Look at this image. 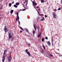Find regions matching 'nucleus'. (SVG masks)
Listing matches in <instances>:
<instances>
[{
    "mask_svg": "<svg viewBox=\"0 0 62 62\" xmlns=\"http://www.w3.org/2000/svg\"><path fill=\"white\" fill-rule=\"evenodd\" d=\"M39 8V7L38 6L37 7H36V8Z\"/></svg>",
    "mask_w": 62,
    "mask_h": 62,
    "instance_id": "41",
    "label": "nucleus"
},
{
    "mask_svg": "<svg viewBox=\"0 0 62 62\" xmlns=\"http://www.w3.org/2000/svg\"><path fill=\"white\" fill-rule=\"evenodd\" d=\"M43 47L44 49V50H45V46H44V45H43Z\"/></svg>",
    "mask_w": 62,
    "mask_h": 62,
    "instance_id": "25",
    "label": "nucleus"
},
{
    "mask_svg": "<svg viewBox=\"0 0 62 62\" xmlns=\"http://www.w3.org/2000/svg\"><path fill=\"white\" fill-rule=\"evenodd\" d=\"M27 45H29V46H30V44H28V43H27Z\"/></svg>",
    "mask_w": 62,
    "mask_h": 62,
    "instance_id": "26",
    "label": "nucleus"
},
{
    "mask_svg": "<svg viewBox=\"0 0 62 62\" xmlns=\"http://www.w3.org/2000/svg\"><path fill=\"white\" fill-rule=\"evenodd\" d=\"M14 7H15L16 8H17V7H18V6H16V5H14Z\"/></svg>",
    "mask_w": 62,
    "mask_h": 62,
    "instance_id": "20",
    "label": "nucleus"
},
{
    "mask_svg": "<svg viewBox=\"0 0 62 62\" xmlns=\"http://www.w3.org/2000/svg\"><path fill=\"white\" fill-rule=\"evenodd\" d=\"M14 39L12 38V39H11V42H12V41H13V40Z\"/></svg>",
    "mask_w": 62,
    "mask_h": 62,
    "instance_id": "24",
    "label": "nucleus"
},
{
    "mask_svg": "<svg viewBox=\"0 0 62 62\" xmlns=\"http://www.w3.org/2000/svg\"><path fill=\"white\" fill-rule=\"evenodd\" d=\"M25 10H26V8H25V9H23L22 11H24Z\"/></svg>",
    "mask_w": 62,
    "mask_h": 62,
    "instance_id": "31",
    "label": "nucleus"
},
{
    "mask_svg": "<svg viewBox=\"0 0 62 62\" xmlns=\"http://www.w3.org/2000/svg\"><path fill=\"white\" fill-rule=\"evenodd\" d=\"M13 11H14L13 10H12L10 11V13H11V14H12V13L13 12Z\"/></svg>",
    "mask_w": 62,
    "mask_h": 62,
    "instance_id": "17",
    "label": "nucleus"
},
{
    "mask_svg": "<svg viewBox=\"0 0 62 62\" xmlns=\"http://www.w3.org/2000/svg\"><path fill=\"white\" fill-rule=\"evenodd\" d=\"M2 8H3V6H2L0 8V9H1Z\"/></svg>",
    "mask_w": 62,
    "mask_h": 62,
    "instance_id": "29",
    "label": "nucleus"
},
{
    "mask_svg": "<svg viewBox=\"0 0 62 62\" xmlns=\"http://www.w3.org/2000/svg\"><path fill=\"white\" fill-rule=\"evenodd\" d=\"M18 21L19 23V25H20V24H21V23H20V22L19 21Z\"/></svg>",
    "mask_w": 62,
    "mask_h": 62,
    "instance_id": "30",
    "label": "nucleus"
},
{
    "mask_svg": "<svg viewBox=\"0 0 62 62\" xmlns=\"http://www.w3.org/2000/svg\"><path fill=\"white\" fill-rule=\"evenodd\" d=\"M35 0H33V1H35Z\"/></svg>",
    "mask_w": 62,
    "mask_h": 62,
    "instance_id": "62",
    "label": "nucleus"
},
{
    "mask_svg": "<svg viewBox=\"0 0 62 62\" xmlns=\"http://www.w3.org/2000/svg\"><path fill=\"white\" fill-rule=\"evenodd\" d=\"M45 39H48V37H46Z\"/></svg>",
    "mask_w": 62,
    "mask_h": 62,
    "instance_id": "34",
    "label": "nucleus"
},
{
    "mask_svg": "<svg viewBox=\"0 0 62 62\" xmlns=\"http://www.w3.org/2000/svg\"><path fill=\"white\" fill-rule=\"evenodd\" d=\"M17 20H18V19L17 18H16V21H17Z\"/></svg>",
    "mask_w": 62,
    "mask_h": 62,
    "instance_id": "35",
    "label": "nucleus"
},
{
    "mask_svg": "<svg viewBox=\"0 0 62 62\" xmlns=\"http://www.w3.org/2000/svg\"><path fill=\"white\" fill-rule=\"evenodd\" d=\"M32 3H33V6H37V3H35V2L34 1L32 2Z\"/></svg>",
    "mask_w": 62,
    "mask_h": 62,
    "instance_id": "4",
    "label": "nucleus"
},
{
    "mask_svg": "<svg viewBox=\"0 0 62 62\" xmlns=\"http://www.w3.org/2000/svg\"><path fill=\"white\" fill-rule=\"evenodd\" d=\"M45 20V19L44 18V17H43L42 19H41L40 21H44Z\"/></svg>",
    "mask_w": 62,
    "mask_h": 62,
    "instance_id": "12",
    "label": "nucleus"
},
{
    "mask_svg": "<svg viewBox=\"0 0 62 62\" xmlns=\"http://www.w3.org/2000/svg\"><path fill=\"white\" fill-rule=\"evenodd\" d=\"M9 12H8V13H9Z\"/></svg>",
    "mask_w": 62,
    "mask_h": 62,
    "instance_id": "56",
    "label": "nucleus"
},
{
    "mask_svg": "<svg viewBox=\"0 0 62 62\" xmlns=\"http://www.w3.org/2000/svg\"><path fill=\"white\" fill-rule=\"evenodd\" d=\"M51 35H52V33H51Z\"/></svg>",
    "mask_w": 62,
    "mask_h": 62,
    "instance_id": "59",
    "label": "nucleus"
},
{
    "mask_svg": "<svg viewBox=\"0 0 62 62\" xmlns=\"http://www.w3.org/2000/svg\"><path fill=\"white\" fill-rule=\"evenodd\" d=\"M28 3V1L27 2V3H26V8L25 7V8H26V9H29V7L28 6H27V3Z\"/></svg>",
    "mask_w": 62,
    "mask_h": 62,
    "instance_id": "7",
    "label": "nucleus"
},
{
    "mask_svg": "<svg viewBox=\"0 0 62 62\" xmlns=\"http://www.w3.org/2000/svg\"><path fill=\"white\" fill-rule=\"evenodd\" d=\"M12 4H14V1H13L12 2Z\"/></svg>",
    "mask_w": 62,
    "mask_h": 62,
    "instance_id": "50",
    "label": "nucleus"
},
{
    "mask_svg": "<svg viewBox=\"0 0 62 62\" xmlns=\"http://www.w3.org/2000/svg\"><path fill=\"white\" fill-rule=\"evenodd\" d=\"M7 50H4V53L3 54H4V55H6V52H7Z\"/></svg>",
    "mask_w": 62,
    "mask_h": 62,
    "instance_id": "13",
    "label": "nucleus"
},
{
    "mask_svg": "<svg viewBox=\"0 0 62 62\" xmlns=\"http://www.w3.org/2000/svg\"><path fill=\"white\" fill-rule=\"evenodd\" d=\"M33 6H34V8H35V9H36V8H35V5H33Z\"/></svg>",
    "mask_w": 62,
    "mask_h": 62,
    "instance_id": "47",
    "label": "nucleus"
},
{
    "mask_svg": "<svg viewBox=\"0 0 62 62\" xmlns=\"http://www.w3.org/2000/svg\"><path fill=\"white\" fill-rule=\"evenodd\" d=\"M47 4H48V2L47 3Z\"/></svg>",
    "mask_w": 62,
    "mask_h": 62,
    "instance_id": "58",
    "label": "nucleus"
},
{
    "mask_svg": "<svg viewBox=\"0 0 62 62\" xmlns=\"http://www.w3.org/2000/svg\"><path fill=\"white\" fill-rule=\"evenodd\" d=\"M26 53H27V54H28L29 56H30L31 55V54H30V52H26Z\"/></svg>",
    "mask_w": 62,
    "mask_h": 62,
    "instance_id": "9",
    "label": "nucleus"
},
{
    "mask_svg": "<svg viewBox=\"0 0 62 62\" xmlns=\"http://www.w3.org/2000/svg\"><path fill=\"white\" fill-rule=\"evenodd\" d=\"M55 2H56V1H55Z\"/></svg>",
    "mask_w": 62,
    "mask_h": 62,
    "instance_id": "61",
    "label": "nucleus"
},
{
    "mask_svg": "<svg viewBox=\"0 0 62 62\" xmlns=\"http://www.w3.org/2000/svg\"><path fill=\"white\" fill-rule=\"evenodd\" d=\"M26 52H28V50L26 49Z\"/></svg>",
    "mask_w": 62,
    "mask_h": 62,
    "instance_id": "37",
    "label": "nucleus"
},
{
    "mask_svg": "<svg viewBox=\"0 0 62 62\" xmlns=\"http://www.w3.org/2000/svg\"><path fill=\"white\" fill-rule=\"evenodd\" d=\"M33 35H34L35 34V33H36V32H35V31H33Z\"/></svg>",
    "mask_w": 62,
    "mask_h": 62,
    "instance_id": "21",
    "label": "nucleus"
},
{
    "mask_svg": "<svg viewBox=\"0 0 62 62\" xmlns=\"http://www.w3.org/2000/svg\"><path fill=\"white\" fill-rule=\"evenodd\" d=\"M19 28H20V29H21L22 28V27H20H20Z\"/></svg>",
    "mask_w": 62,
    "mask_h": 62,
    "instance_id": "43",
    "label": "nucleus"
},
{
    "mask_svg": "<svg viewBox=\"0 0 62 62\" xmlns=\"http://www.w3.org/2000/svg\"><path fill=\"white\" fill-rule=\"evenodd\" d=\"M41 16H44V15L43 14H41Z\"/></svg>",
    "mask_w": 62,
    "mask_h": 62,
    "instance_id": "36",
    "label": "nucleus"
},
{
    "mask_svg": "<svg viewBox=\"0 0 62 62\" xmlns=\"http://www.w3.org/2000/svg\"><path fill=\"white\" fill-rule=\"evenodd\" d=\"M50 56H51L52 57V56H53V55H51V54H50Z\"/></svg>",
    "mask_w": 62,
    "mask_h": 62,
    "instance_id": "39",
    "label": "nucleus"
},
{
    "mask_svg": "<svg viewBox=\"0 0 62 62\" xmlns=\"http://www.w3.org/2000/svg\"><path fill=\"white\" fill-rule=\"evenodd\" d=\"M45 17L46 18H47V15H45Z\"/></svg>",
    "mask_w": 62,
    "mask_h": 62,
    "instance_id": "38",
    "label": "nucleus"
},
{
    "mask_svg": "<svg viewBox=\"0 0 62 62\" xmlns=\"http://www.w3.org/2000/svg\"><path fill=\"white\" fill-rule=\"evenodd\" d=\"M16 6H19L20 5V3L19 2H17L16 4Z\"/></svg>",
    "mask_w": 62,
    "mask_h": 62,
    "instance_id": "15",
    "label": "nucleus"
},
{
    "mask_svg": "<svg viewBox=\"0 0 62 62\" xmlns=\"http://www.w3.org/2000/svg\"><path fill=\"white\" fill-rule=\"evenodd\" d=\"M42 51H41V53L42 54H44V51L43 50V49H42Z\"/></svg>",
    "mask_w": 62,
    "mask_h": 62,
    "instance_id": "14",
    "label": "nucleus"
},
{
    "mask_svg": "<svg viewBox=\"0 0 62 62\" xmlns=\"http://www.w3.org/2000/svg\"><path fill=\"white\" fill-rule=\"evenodd\" d=\"M61 56H62V55Z\"/></svg>",
    "mask_w": 62,
    "mask_h": 62,
    "instance_id": "64",
    "label": "nucleus"
},
{
    "mask_svg": "<svg viewBox=\"0 0 62 62\" xmlns=\"http://www.w3.org/2000/svg\"><path fill=\"white\" fill-rule=\"evenodd\" d=\"M58 51H59V49H58Z\"/></svg>",
    "mask_w": 62,
    "mask_h": 62,
    "instance_id": "54",
    "label": "nucleus"
},
{
    "mask_svg": "<svg viewBox=\"0 0 62 62\" xmlns=\"http://www.w3.org/2000/svg\"><path fill=\"white\" fill-rule=\"evenodd\" d=\"M23 6L24 8H25V7L24 6H26V5H25L24 6L23 5Z\"/></svg>",
    "mask_w": 62,
    "mask_h": 62,
    "instance_id": "40",
    "label": "nucleus"
},
{
    "mask_svg": "<svg viewBox=\"0 0 62 62\" xmlns=\"http://www.w3.org/2000/svg\"><path fill=\"white\" fill-rule=\"evenodd\" d=\"M40 10V8H39L38 9V10Z\"/></svg>",
    "mask_w": 62,
    "mask_h": 62,
    "instance_id": "52",
    "label": "nucleus"
},
{
    "mask_svg": "<svg viewBox=\"0 0 62 62\" xmlns=\"http://www.w3.org/2000/svg\"><path fill=\"white\" fill-rule=\"evenodd\" d=\"M44 40V38H43L42 39V41L43 42Z\"/></svg>",
    "mask_w": 62,
    "mask_h": 62,
    "instance_id": "22",
    "label": "nucleus"
},
{
    "mask_svg": "<svg viewBox=\"0 0 62 62\" xmlns=\"http://www.w3.org/2000/svg\"><path fill=\"white\" fill-rule=\"evenodd\" d=\"M40 36L39 35H38V38H39L40 37Z\"/></svg>",
    "mask_w": 62,
    "mask_h": 62,
    "instance_id": "33",
    "label": "nucleus"
},
{
    "mask_svg": "<svg viewBox=\"0 0 62 62\" xmlns=\"http://www.w3.org/2000/svg\"><path fill=\"white\" fill-rule=\"evenodd\" d=\"M31 1H32V2H33L32 1V0H31Z\"/></svg>",
    "mask_w": 62,
    "mask_h": 62,
    "instance_id": "55",
    "label": "nucleus"
},
{
    "mask_svg": "<svg viewBox=\"0 0 62 62\" xmlns=\"http://www.w3.org/2000/svg\"><path fill=\"white\" fill-rule=\"evenodd\" d=\"M11 54V53H10V54Z\"/></svg>",
    "mask_w": 62,
    "mask_h": 62,
    "instance_id": "63",
    "label": "nucleus"
},
{
    "mask_svg": "<svg viewBox=\"0 0 62 62\" xmlns=\"http://www.w3.org/2000/svg\"><path fill=\"white\" fill-rule=\"evenodd\" d=\"M8 37H9V39H10V38H12V36L11 35L10 33L9 32L8 33Z\"/></svg>",
    "mask_w": 62,
    "mask_h": 62,
    "instance_id": "1",
    "label": "nucleus"
},
{
    "mask_svg": "<svg viewBox=\"0 0 62 62\" xmlns=\"http://www.w3.org/2000/svg\"><path fill=\"white\" fill-rule=\"evenodd\" d=\"M16 14H17V18L18 21H19V16H19V13H18V12H16Z\"/></svg>",
    "mask_w": 62,
    "mask_h": 62,
    "instance_id": "6",
    "label": "nucleus"
},
{
    "mask_svg": "<svg viewBox=\"0 0 62 62\" xmlns=\"http://www.w3.org/2000/svg\"><path fill=\"white\" fill-rule=\"evenodd\" d=\"M27 2V1H26V0H25V1L24 2V4H25Z\"/></svg>",
    "mask_w": 62,
    "mask_h": 62,
    "instance_id": "27",
    "label": "nucleus"
},
{
    "mask_svg": "<svg viewBox=\"0 0 62 62\" xmlns=\"http://www.w3.org/2000/svg\"><path fill=\"white\" fill-rule=\"evenodd\" d=\"M38 12V14H39V12Z\"/></svg>",
    "mask_w": 62,
    "mask_h": 62,
    "instance_id": "51",
    "label": "nucleus"
},
{
    "mask_svg": "<svg viewBox=\"0 0 62 62\" xmlns=\"http://www.w3.org/2000/svg\"><path fill=\"white\" fill-rule=\"evenodd\" d=\"M47 44L49 46H51V43L50 42V41H48Z\"/></svg>",
    "mask_w": 62,
    "mask_h": 62,
    "instance_id": "10",
    "label": "nucleus"
},
{
    "mask_svg": "<svg viewBox=\"0 0 62 62\" xmlns=\"http://www.w3.org/2000/svg\"><path fill=\"white\" fill-rule=\"evenodd\" d=\"M23 1H24V0H23Z\"/></svg>",
    "mask_w": 62,
    "mask_h": 62,
    "instance_id": "60",
    "label": "nucleus"
},
{
    "mask_svg": "<svg viewBox=\"0 0 62 62\" xmlns=\"http://www.w3.org/2000/svg\"><path fill=\"white\" fill-rule=\"evenodd\" d=\"M54 10H55V11H56V9H54Z\"/></svg>",
    "mask_w": 62,
    "mask_h": 62,
    "instance_id": "49",
    "label": "nucleus"
},
{
    "mask_svg": "<svg viewBox=\"0 0 62 62\" xmlns=\"http://www.w3.org/2000/svg\"><path fill=\"white\" fill-rule=\"evenodd\" d=\"M60 9H61L60 8H59L58 9V10H60Z\"/></svg>",
    "mask_w": 62,
    "mask_h": 62,
    "instance_id": "32",
    "label": "nucleus"
},
{
    "mask_svg": "<svg viewBox=\"0 0 62 62\" xmlns=\"http://www.w3.org/2000/svg\"><path fill=\"white\" fill-rule=\"evenodd\" d=\"M56 54H59V53H56Z\"/></svg>",
    "mask_w": 62,
    "mask_h": 62,
    "instance_id": "53",
    "label": "nucleus"
},
{
    "mask_svg": "<svg viewBox=\"0 0 62 62\" xmlns=\"http://www.w3.org/2000/svg\"><path fill=\"white\" fill-rule=\"evenodd\" d=\"M45 2V1L43 0H41V3H43V2Z\"/></svg>",
    "mask_w": 62,
    "mask_h": 62,
    "instance_id": "23",
    "label": "nucleus"
},
{
    "mask_svg": "<svg viewBox=\"0 0 62 62\" xmlns=\"http://www.w3.org/2000/svg\"><path fill=\"white\" fill-rule=\"evenodd\" d=\"M59 56H61L60 55H59Z\"/></svg>",
    "mask_w": 62,
    "mask_h": 62,
    "instance_id": "57",
    "label": "nucleus"
},
{
    "mask_svg": "<svg viewBox=\"0 0 62 62\" xmlns=\"http://www.w3.org/2000/svg\"><path fill=\"white\" fill-rule=\"evenodd\" d=\"M53 37H52V42H53V41H54V40H53Z\"/></svg>",
    "mask_w": 62,
    "mask_h": 62,
    "instance_id": "28",
    "label": "nucleus"
},
{
    "mask_svg": "<svg viewBox=\"0 0 62 62\" xmlns=\"http://www.w3.org/2000/svg\"><path fill=\"white\" fill-rule=\"evenodd\" d=\"M22 30H23V28H22L21 29Z\"/></svg>",
    "mask_w": 62,
    "mask_h": 62,
    "instance_id": "46",
    "label": "nucleus"
},
{
    "mask_svg": "<svg viewBox=\"0 0 62 62\" xmlns=\"http://www.w3.org/2000/svg\"><path fill=\"white\" fill-rule=\"evenodd\" d=\"M20 33H22V32H23V31H20Z\"/></svg>",
    "mask_w": 62,
    "mask_h": 62,
    "instance_id": "42",
    "label": "nucleus"
},
{
    "mask_svg": "<svg viewBox=\"0 0 62 62\" xmlns=\"http://www.w3.org/2000/svg\"><path fill=\"white\" fill-rule=\"evenodd\" d=\"M36 9V10H37V12H39V11H38V9Z\"/></svg>",
    "mask_w": 62,
    "mask_h": 62,
    "instance_id": "45",
    "label": "nucleus"
},
{
    "mask_svg": "<svg viewBox=\"0 0 62 62\" xmlns=\"http://www.w3.org/2000/svg\"><path fill=\"white\" fill-rule=\"evenodd\" d=\"M53 18H55V19H56V15L55 14V13H54V12H53Z\"/></svg>",
    "mask_w": 62,
    "mask_h": 62,
    "instance_id": "5",
    "label": "nucleus"
},
{
    "mask_svg": "<svg viewBox=\"0 0 62 62\" xmlns=\"http://www.w3.org/2000/svg\"><path fill=\"white\" fill-rule=\"evenodd\" d=\"M39 35L40 36H41V33H40L39 34Z\"/></svg>",
    "mask_w": 62,
    "mask_h": 62,
    "instance_id": "48",
    "label": "nucleus"
},
{
    "mask_svg": "<svg viewBox=\"0 0 62 62\" xmlns=\"http://www.w3.org/2000/svg\"><path fill=\"white\" fill-rule=\"evenodd\" d=\"M33 26L35 30H36V25L35 24H33Z\"/></svg>",
    "mask_w": 62,
    "mask_h": 62,
    "instance_id": "11",
    "label": "nucleus"
},
{
    "mask_svg": "<svg viewBox=\"0 0 62 62\" xmlns=\"http://www.w3.org/2000/svg\"><path fill=\"white\" fill-rule=\"evenodd\" d=\"M6 27V26H5V27L4 28V30L5 31V32H7L8 31V30L7 29V28Z\"/></svg>",
    "mask_w": 62,
    "mask_h": 62,
    "instance_id": "8",
    "label": "nucleus"
},
{
    "mask_svg": "<svg viewBox=\"0 0 62 62\" xmlns=\"http://www.w3.org/2000/svg\"><path fill=\"white\" fill-rule=\"evenodd\" d=\"M37 20L39 21V20H40V18L39 17H37Z\"/></svg>",
    "mask_w": 62,
    "mask_h": 62,
    "instance_id": "19",
    "label": "nucleus"
},
{
    "mask_svg": "<svg viewBox=\"0 0 62 62\" xmlns=\"http://www.w3.org/2000/svg\"><path fill=\"white\" fill-rule=\"evenodd\" d=\"M25 30H26L27 31V32L28 33H29V31H28V29H27L26 28H25Z\"/></svg>",
    "mask_w": 62,
    "mask_h": 62,
    "instance_id": "16",
    "label": "nucleus"
},
{
    "mask_svg": "<svg viewBox=\"0 0 62 62\" xmlns=\"http://www.w3.org/2000/svg\"><path fill=\"white\" fill-rule=\"evenodd\" d=\"M8 62H10V61H11V60H12V57L11 56V55L9 56V58H8Z\"/></svg>",
    "mask_w": 62,
    "mask_h": 62,
    "instance_id": "2",
    "label": "nucleus"
},
{
    "mask_svg": "<svg viewBox=\"0 0 62 62\" xmlns=\"http://www.w3.org/2000/svg\"><path fill=\"white\" fill-rule=\"evenodd\" d=\"M5 55H4V54H3V56L2 57V62H4V61H5Z\"/></svg>",
    "mask_w": 62,
    "mask_h": 62,
    "instance_id": "3",
    "label": "nucleus"
},
{
    "mask_svg": "<svg viewBox=\"0 0 62 62\" xmlns=\"http://www.w3.org/2000/svg\"><path fill=\"white\" fill-rule=\"evenodd\" d=\"M52 45L53 46L54 45V44H53V42H52Z\"/></svg>",
    "mask_w": 62,
    "mask_h": 62,
    "instance_id": "44",
    "label": "nucleus"
},
{
    "mask_svg": "<svg viewBox=\"0 0 62 62\" xmlns=\"http://www.w3.org/2000/svg\"><path fill=\"white\" fill-rule=\"evenodd\" d=\"M9 7H11V5H12V4L11 3H9Z\"/></svg>",
    "mask_w": 62,
    "mask_h": 62,
    "instance_id": "18",
    "label": "nucleus"
}]
</instances>
